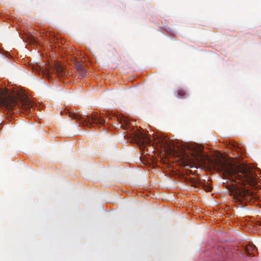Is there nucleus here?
Listing matches in <instances>:
<instances>
[{
    "mask_svg": "<svg viewBox=\"0 0 261 261\" xmlns=\"http://www.w3.org/2000/svg\"><path fill=\"white\" fill-rule=\"evenodd\" d=\"M238 149L229 140V196L234 202L246 196L244 186H255L257 183L253 169L238 158Z\"/></svg>",
    "mask_w": 261,
    "mask_h": 261,
    "instance_id": "1",
    "label": "nucleus"
},
{
    "mask_svg": "<svg viewBox=\"0 0 261 261\" xmlns=\"http://www.w3.org/2000/svg\"><path fill=\"white\" fill-rule=\"evenodd\" d=\"M226 188H228V186L227 185H226Z\"/></svg>",
    "mask_w": 261,
    "mask_h": 261,
    "instance_id": "16",
    "label": "nucleus"
},
{
    "mask_svg": "<svg viewBox=\"0 0 261 261\" xmlns=\"http://www.w3.org/2000/svg\"><path fill=\"white\" fill-rule=\"evenodd\" d=\"M245 251L248 255H255L257 252V249L253 244L246 245L243 251ZM231 252V256H229V261H240L244 256V254L243 251H240L238 247H234L233 248L229 246V252Z\"/></svg>",
    "mask_w": 261,
    "mask_h": 261,
    "instance_id": "4",
    "label": "nucleus"
},
{
    "mask_svg": "<svg viewBox=\"0 0 261 261\" xmlns=\"http://www.w3.org/2000/svg\"><path fill=\"white\" fill-rule=\"evenodd\" d=\"M34 103L24 93L21 92H10L7 89H0V106L14 111L15 108L31 112Z\"/></svg>",
    "mask_w": 261,
    "mask_h": 261,
    "instance_id": "2",
    "label": "nucleus"
},
{
    "mask_svg": "<svg viewBox=\"0 0 261 261\" xmlns=\"http://www.w3.org/2000/svg\"><path fill=\"white\" fill-rule=\"evenodd\" d=\"M41 71L42 72V73L44 74V71H42V70H41Z\"/></svg>",
    "mask_w": 261,
    "mask_h": 261,
    "instance_id": "15",
    "label": "nucleus"
},
{
    "mask_svg": "<svg viewBox=\"0 0 261 261\" xmlns=\"http://www.w3.org/2000/svg\"><path fill=\"white\" fill-rule=\"evenodd\" d=\"M135 137L138 143L144 145L145 144H150L151 142V139L147 135L141 132L136 133Z\"/></svg>",
    "mask_w": 261,
    "mask_h": 261,
    "instance_id": "6",
    "label": "nucleus"
},
{
    "mask_svg": "<svg viewBox=\"0 0 261 261\" xmlns=\"http://www.w3.org/2000/svg\"><path fill=\"white\" fill-rule=\"evenodd\" d=\"M77 71L79 72L80 76L81 78L84 77L86 76V73L84 72V68L81 65H78L76 66Z\"/></svg>",
    "mask_w": 261,
    "mask_h": 261,
    "instance_id": "11",
    "label": "nucleus"
},
{
    "mask_svg": "<svg viewBox=\"0 0 261 261\" xmlns=\"http://www.w3.org/2000/svg\"><path fill=\"white\" fill-rule=\"evenodd\" d=\"M217 253L218 254L221 258H225L227 257V251L222 247H219Z\"/></svg>",
    "mask_w": 261,
    "mask_h": 261,
    "instance_id": "9",
    "label": "nucleus"
},
{
    "mask_svg": "<svg viewBox=\"0 0 261 261\" xmlns=\"http://www.w3.org/2000/svg\"><path fill=\"white\" fill-rule=\"evenodd\" d=\"M259 226L261 227V221L259 223Z\"/></svg>",
    "mask_w": 261,
    "mask_h": 261,
    "instance_id": "14",
    "label": "nucleus"
},
{
    "mask_svg": "<svg viewBox=\"0 0 261 261\" xmlns=\"http://www.w3.org/2000/svg\"><path fill=\"white\" fill-rule=\"evenodd\" d=\"M250 197H251V198H252V199H253L254 200H256L258 198L257 196L256 195H255L254 194H253V193H252L251 194Z\"/></svg>",
    "mask_w": 261,
    "mask_h": 261,
    "instance_id": "12",
    "label": "nucleus"
},
{
    "mask_svg": "<svg viewBox=\"0 0 261 261\" xmlns=\"http://www.w3.org/2000/svg\"><path fill=\"white\" fill-rule=\"evenodd\" d=\"M198 164L210 168H214L225 179L228 178V161L221 153L209 156L201 151H196L193 154Z\"/></svg>",
    "mask_w": 261,
    "mask_h": 261,
    "instance_id": "3",
    "label": "nucleus"
},
{
    "mask_svg": "<svg viewBox=\"0 0 261 261\" xmlns=\"http://www.w3.org/2000/svg\"><path fill=\"white\" fill-rule=\"evenodd\" d=\"M53 71L56 72L59 76H64L66 75L64 67L59 63L55 64Z\"/></svg>",
    "mask_w": 261,
    "mask_h": 261,
    "instance_id": "7",
    "label": "nucleus"
},
{
    "mask_svg": "<svg viewBox=\"0 0 261 261\" xmlns=\"http://www.w3.org/2000/svg\"><path fill=\"white\" fill-rule=\"evenodd\" d=\"M71 117L74 118V119H78V115L77 114H71Z\"/></svg>",
    "mask_w": 261,
    "mask_h": 261,
    "instance_id": "13",
    "label": "nucleus"
},
{
    "mask_svg": "<svg viewBox=\"0 0 261 261\" xmlns=\"http://www.w3.org/2000/svg\"><path fill=\"white\" fill-rule=\"evenodd\" d=\"M175 96L178 98H185L187 97V91L183 89H178L175 91Z\"/></svg>",
    "mask_w": 261,
    "mask_h": 261,
    "instance_id": "8",
    "label": "nucleus"
},
{
    "mask_svg": "<svg viewBox=\"0 0 261 261\" xmlns=\"http://www.w3.org/2000/svg\"><path fill=\"white\" fill-rule=\"evenodd\" d=\"M87 124L92 126L93 124L97 125H103L106 121V119L102 118L97 114H94L91 117L87 116Z\"/></svg>",
    "mask_w": 261,
    "mask_h": 261,
    "instance_id": "5",
    "label": "nucleus"
},
{
    "mask_svg": "<svg viewBox=\"0 0 261 261\" xmlns=\"http://www.w3.org/2000/svg\"><path fill=\"white\" fill-rule=\"evenodd\" d=\"M199 186H201V187L203 188L205 191L210 192L212 190V187L207 185H206L204 182H203L200 181H197L196 183Z\"/></svg>",
    "mask_w": 261,
    "mask_h": 261,
    "instance_id": "10",
    "label": "nucleus"
}]
</instances>
